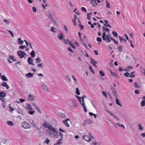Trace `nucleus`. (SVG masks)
Here are the masks:
<instances>
[{
  "mask_svg": "<svg viewBox=\"0 0 145 145\" xmlns=\"http://www.w3.org/2000/svg\"><path fill=\"white\" fill-rule=\"evenodd\" d=\"M25 108L27 110L29 111L28 113L30 114L33 115L35 113V111H31L33 110V109L30 105L27 104L25 105Z\"/></svg>",
  "mask_w": 145,
  "mask_h": 145,
  "instance_id": "nucleus-1",
  "label": "nucleus"
},
{
  "mask_svg": "<svg viewBox=\"0 0 145 145\" xmlns=\"http://www.w3.org/2000/svg\"><path fill=\"white\" fill-rule=\"evenodd\" d=\"M77 100L75 99H73L71 100V108L72 109L76 108L78 106V104L77 102Z\"/></svg>",
  "mask_w": 145,
  "mask_h": 145,
  "instance_id": "nucleus-2",
  "label": "nucleus"
},
{
  "mask_svg": "<svg viewBox=\"0 0 145 145\" xmlns=\"http://www.w3.org/2000/svg\"><path fill=\"white\" fill-rule=\"evenodd\" d=\"M17 54L21 59L24 57L25 56L27 55L25 52L21 50L18 52Z\"/></svg>",
  "mask_w": 145,
  "mask_h": 145,
  "instance_id": "nucleus-3",
  "label": "nucleus"
},
{
  "mask_svg": "<svg viewBox=\"0 0 145 145\" xmlns=\"http://www.w3.org/2000/svg\"><path fill=\"white\" fill-rule=\"evenodd\" d=\"M22 127L25 129H29L31 128L30 124L25 121H23L22 124Z\"/></svg>",
  "mask_w": 145,
  "mask_h": 145,
  "instance_id": "nucleus-4",
  "label": "nucleus"
},
{
  "mask_svg": "<svg viewBox=\"0 0 145 145\" xmlns=\"http://www.w3.org/2000/svg\"><path fill=\"white\" fill-rule=\"evenodd\" d=\"M83 138L88 142H90L91 140V137L88 135H84L83 136Z\"/></svg>",
  "mask_w": 145,
  "mask_h": 145,
  "instance_id": "nucleus-5",
  "label": "nucleus"
},
{
  "mask_svg": "<svg viewBox=\"0 0 145 145\" xmlns=\"http://www.w3.org/2000/svg\"><path fill=\"white\" fill-rule=\"evenodd\" d=\"M92 123L93 121L92 120L89 119L85 120L84 122L82 123V125H83L85 126L87 124H91Z\"/></svg>",
  "mask_w": 145,
  "mask_h": 145,
  "instance_id": "nucleus-6",
  "label": "nucleus"
},
{
  "mask_svg": "<svg viewBox=\"0 0 145 145\" xmlns=\"http://www.w3.org/2000/svg\"><path fill=\"white\" fill-rule=\"evenodd\" d=\"M105 110L107 112H108L109 114L111 116H113V117H114L115 118H116L117 120H119V118H117L116 117V116H115L114 114L113 113L111 112V111H110L109 110Z\"/></svg>",
  "mask_w": 145,
  "mask_h": 145,
  "instance_id": "nucleus-7",
  "label": "nucleus"
},
{
  "mask_svg": "<svg viewBox=\"0 0 145 145\" xmlns=\"http://www.w3.org/2000/svg\"><path fill=\"white\" fill-rule=\"evenodd\" d=\"M103 40L105 41L106 43H109L111 42L110 38L107 35L104 38H103Z\"/></svg>",
  "mask_w": 145,
  "mask_h": 145,
  "instance_id": "nucleus-8",
  "label": "nucleus"
},
{
  "mask_svg": "<svg viewBox=\"0 0 145 145\" xmlns=\"http://www.w3.org/2000/svg\"><path fill=\"white\" fill-rule=\"evenodd\" d=\"M27 61L29 64L33 65H34V64L33 63V59L31 57H28Z\"/></svg>",
  "mask_w": 145,
  "mask_h": 145,
  "instance_id": "nucleus-9",
  "label": "nucleus"
},
{
  "mask_svg": "<svg viewBox=\"0 0 145 145\" xmlns=\"http://www.w3.org/2000/svg\"><path fill=\"white\" fill-rule=\"evenodd\" d=\"M28 98L30 101H33L35 99V97L33 95L29 94L28 96Z\"/></svg>",
  "mask_w": 145,
  "mask_h": 145,
  "instance_id": "nucleus-10",
  "label": "nucleus"
},
{
  "mask_svg": "<svg viewBox=\"0 0 145 145\" xmlns=\"http://www.w3.org/2000/svg\"><path fill=\"white\" fill-rule=\"evenodd\" d=\"M110 72L112 75L115 77L117 78H119V75L116 73L113 72L110 70Z\"/></svg>",
  "mask_w": 145,
  "mask_h": 145,
  "instance_id": "nucleus-11",
  "label": "nucleus"
},
{
  "mask_svg": "<svg viewBox=\"0 0 145 145\" xmlns=\"http://www.w3.org/2000/svg\"><path fill=\"white\" fill-rule=\"evenodd\" d=\"M1 85L2 86L6 87L7 89L9 88V86L7 84L6 82H2L1 84Z\"/></svg>",
  "mask_w": 145,
  "mask_h": 145,
  "instance_id": "nucleus-12",
  "label": "nucleus"
},
{
  "mask_svg": "<svg viewBox=\"0 0 145 145\" xmlns=\"http://www.w3.org/2000/svg\"><path fill=\"white\" fill-rule=\"evenodd\" d=\"M91 61V63L95 67H97L96 64L97 63V62L94 60L93 59L91 58L90 59Z\"/></svg>",
  "mask_w": 145,
  "mask_h": 145,
  "instance_id": "nucleus-13",
  "label": "nucleus"
},
{
  "mask_svg": "<svg viewBox=\"0 0 145 145\" xmlns=\"http://www.w3.org/2000/svg\"><path fill=\"white\" fill-rule=\"evenodd\" d=\"M17 42L18 44L22 45L24 43V41L21 40V38H18L17 39Z\"/></svg>",
  "mask_w": 145,
  "mask_h": 145,
  "instance_id": "nucleus-14",
  "label": "nucleus"
},
{
  "mask_svg": "<svg viewBox=\"0 0 145 145\" xmlns=\"http://www.w3.org/2000/svg\"><path fill=\"white\" fill-rule=\"evenodd\" d=\"M6 93L4 92H0V97L2 98H4L6 96Z\"/></svg>",
  "mask_w": 145,
  "mask_h": 145,
  "instance_id": "nucleus-15",
  "label": "nucleus"
},
{
  "mask_svg": "<svg viewBox=\"0 0 145 145\" xmlns=\"http://www.w3.org/2000/svg\"><path fill=\"white\" fill-rule=\"evenodd\" d=\"M43 126L46 128H48V127H49L50 125L49 123H48L46 121H45L44 123H43L42 124Z\"/></svg>",
  "mask_w": 145,
  "mask_h": 145,
  "instance_id": "nucleus-16",
  "label": "nucleus"
},
{
  "mask_svg": "<svg viewBox=\"0 0 145 145\" xmlns=\"http://www.w3.org/2000/svg\"><path fill=\"white\" fill-rule=\"evenodd\" d=\"M34 74V73H33V74H32V73L31 72H29L28 73L26 74L25 76L27 78H29L30 77H33V74Z\"/></svg>",
  "mask_w": 145,
  "mask_h": 145,
  "instance_id": "nucleus-17",
  "label": "nucleus"
},
{
  "mask_svg": "<svg viewBox=\"0 0 145 145\" xmlns=\"http://www.w3.org/2000/svg\"><path fill=\"white\" fill-rule=\"evenodd\" d=\"M118 97H115L116 98V103L117 105L120 106H121L122 105L120 103V102L119 99H118Z\"/></svg>",
  "mask_w": 145,
  "mask_h": 145,
  "instance_id": "nucleus-18",
  "label": "nucleus"
},
{
  "mask_svg": "<svg viewBox=\"0 0 145 145\" xmlns=\"http://www.w3.org/2000/svg\"><path fill=\"white\" fill-rule=\"evenodd\" d=\"M103 31H106L107 33H109L110 31V29L107 28L106 27H102Z\"/></svg>",
  "mask_w": 145,
  "mask_h": 145,
  "instance_id": "nucleus-19",
  "label": "nucleus"
},
{
  "mask_svg": "<svg viewBox=\"0 0 145 145\" xmlns=\"http://www.w3.org/2000/svg\"><path fill=\"white\" fill-rule=\"evenodd\" d=\"M119 38L120 42H122V41H123L124 42L126 43L127 42V40L125 39H124L121 36H119Z\"/></svg>",
  "mask_w": 145,
  "mask_h": 145,
  "instance_id": "nucleus-20",
  "label": "nucleus"
},
{
  "mask_svg": "<svg viewBox=\"0 0 145 145\" xmlns=\"http://www.w3.org/2000/svg\"><path fill=\"white\" fill-rule=\"evenodd\" d=\"M58 37L60 40H63L64 39V36L63 33H60V35H58Z\"/></svg>",
  "mask_w": 145,
  "mask_h": 145,
  "instance_id": "nucleus-21",
  "label": "nucleus"
},
{
  "mask_svg": "<svg viewBox=\"0 0 145 145\" xmlns=\"http://www.w3.org/2000/svg\"><path fill=\"white\" fill-rule=\"evenodd\" d=\"M53 133V135L54 137H55L56 138H58V133L56 130L54 131Z\"/></svg>",
  "mask_w": 145,
  "mask_h": 145,
  "instance_id": "nucleus-22",
  "label": "nucleus"
},
{
  "mask_svg": "<svg viewBox=\"0 0 145 145\" xmlns=\"http://www.w3.org/2000/svg\"><path fill=\"white\" fill-rule=\"evenodd\" d=\"M81 105L82 106L84 111L86 112H87V108L86 107V105H85L84 103H81Z\"/></svg>",
  "mask_w": 145,
  "mask_h": 145,
  "instance_id": "nucleus-23",
  "label": "nucleus"
},
{
  "mask_svg": "<svg viewBox=\"0 0 145 145\" xmlns=\"http://www.w3.org/2000/svg\"><path fill=\"white\" fill-rule=\"evenodd\" d=\"M91 3L93 5V6L94 7H96L97 6V4L95 1H94L93 0H91Z\"/></svg>",
  "mask_w": 145,
  "mask_h": 145,
  "instance_id": "nucleus-24",
  "label": "nucleus"
},
{
  "mask_svg": "<svg viewBox=\"0 0 145 145\" xmlns=\"http://www.w3.org/2000/svg\"><path fill=\"white\" fill-rule=\"evenodd\" d=\"M48 127V129L52 131L53 132L56 130L55 128H54L51 125H50Z\"/></svg>",
  "mask_w": 145,
  "mask_h": 145,
  "instance_id": "nucleus-25",
  "label": "nucleus"
},
{
  "mask_svg": "<svg viewBox=\"0 0 145 145\" xmlns=\"http://www.w3.org/2000/svg\"><path fill=\"white\" fill-rule=\"evenodd\" d=\"M112 92L113 94H114V95L115 97H118V95L116 93V91L115 90V89L112 90Z\"/></svg>",
  "mask_w": 145,
  "mask_h": 145,
  "instance_id": "nucleus-26",
  "label": "nucleus"
},
{
  "mask_svg": "<svg viewBox=\"0 0 145 145\" xmlns=\"http://www.w3.org/2000/svg\"><path fill=\"white\" fill-rule=\"evenodd\" d=\"M42 87L45 90L48 91V88L47 86L44 84H42Z\"/></svg>",
  "mask_w": 145,
  "mask_h": 145,
  "instance_id": "nucleus-27",
  "label": "nucleus"
},
{
  "mask_svg": "<svg viewBox=\"0 0 145 145\" xmlns=\"http://www.w3.org/2000/svg\"><path fill=\"white\" fill-rule=\"evenodd\" d=\"M32 105L37 108V109L38 110V111L40 112L41 113V111L39 108V107L38 106H37L34 103H33Z\"/></svg>",
  "mask_w": 145,
  "mask_h": 145,
  "instance_id": "nucleus-28",
  "label": "nucleus"
},
{
  "mask_svg": "<svg viewBox=\"0 0 145 145\" xmlns=\"http://www.w3.org/2000/svg\"><path fill=\"white\" fill-rule=\"evenodd\" d=\"M17 112L18 113L21 114L22 115H24L25 114L23 112V111L20 109L19 108L18 109Z\"/></svg>",
  "mask_w": 145,
  "mask_h": 145,
  "instance_id": "nucleus-29",
  "label": "nucleus"
},
{
  "mask_svg": "<svg viewBox=\"0 0 145 145\" xmlns=\"http://www.w3.org/2000/svg\"><path fill=\"white\" fill-rule=\"evenodd\" d=\"M1 79L3 80L4 81H7L8 80L7 79V78L6 77L5 75H3L1 76Z\"/></svg>",
  "mask_w": 145,
  "mask_h": 145,
  "instance_id": "nucleus-30",
  "label": "nucleus"
},
{
  "mask_svg": "<svg viewBox=\"0 0 145 145\" xmlns=\"http://www.w3.org/2000/svg\"><path fill=\"white\" fill-rule=\"evenodd\" d=\"M69 44L74 49H76L75 46L72 43V41H69Z\"/></svg>",
  "mask_w": 145,
  "mask_h": 145,
  "instance_id": "nucleus-31",
  "label": "nucleus"
},
{
  "mask_svg": "<svg viewBox=\"0 0 145 145\" xmlns=\"http://www.w3.org/2000/svg\"><path fill=\"white\" fill-rule=\"evenodd\" d=\"M32 57L33 58L35 56V54L34 50H33L30 54Z\"/></svg>",
  "mask_w": 145,
  "mask_h": 145,
  "instance_id": "nucleus-32",
  "label": "nucleus"
},
{
  "mask_svg": "<svg viewBox=\"0 0 145 145\" xmlns=\"http://www.w3.org/2000/svg\"><path fill=\"white\" fill-rule=\"evenodd\" d=\"M60 115L61 117L63 119H65L66 118V116L64 114L62 113L60 114Z\"/></svg>",
  "mask_w": 145,
  "mask_h": 145,
  "instance_id": "nucleus-33",
  "label": "nucleus"
},
{
  "mask_svg": "<svg viewBox=\"0 0 145 145\" xmlns=\"http://www.w3.org/2000/svg\"><path fill=\"white\" fill-rule=\"evenodd\" d=\"M135 73V72H131L130 74V77L131 78H133L135 77V75L134 74V73Z\"/></svg>",
  "mask_w": 145,
  "mask_h": 145,
  "instance_id": "nucleus-34",
  "label": "nucleus"
},
{
  "mask_svg": "<svg viewBox=\"0 0 145 145\" xmlns=\"http://www.w3.org/2000/svg\"><path fill=\"white\" fill-rule=\"evenodd\" d=\"M100 74L102 76H104L105 75V74L104 72L102 70H100L99 71Z\"/></svg>",
  "mask_w": 145,
  "mask_h": 145,
  "instance_id": "nucleus-35",
  "label": "nucleus"
},
{
  "mask_svg": "<svg viewBox=\"0 0 145 145\" xmlns=\"http://www.w3.org/2000/svg\"><path fill=\"white\" fill-rule=\"evenodd\" d=\"M7 124L10 126H11L13 125V123L12 121H8L7 122Z\"/></svg>",
  "mask_w": 145,
  "mask_h": 145,
  "instance_id": "nucleus-36",
  "label": "nucleus"
},
{
  "mask_svg": "<svg viewBox=\"0 0 145 145\" xmlns=\"http://www.w3.org/2000/svg\"><path fill=\"white\" fill-rule=\"evenodd\" d=\"M63 122L65 125L68 127H69V125L66 121L63 120Z\"/></svg>",
  "mask_w": 145,
  "mask_h": 145,
  "instance_id": "nucleus-37",
  "label": "nucleus"
},
{
  "mask_svg": "<svg viewBox=\"0 0 145 145\" xmlns=\"http://www.w3.org/2000/svg\"><path fill=\"white\" fill-rule=\"evenodd\" d=\"M37 66L40 68L42 69L44 66L42 63H40L38 64Z\"/></svg>",
  "mask_w": 145,
  "mask_h": 145,
  "instance_id": "nucleus-38",
  "label": "nucleus"
},
{
  "mask_svg": "<svg viewBox=\"0 0 145 145\" xmlns=\"http://www.w3.org/2000/svg\"><path fill=\"white\" fill-rule=\"evenodd\" d=\"M9 59L13 61H16V59L13 56H9Z\"/></svg>",
  "mask_w": 145,
  "mask_h": 145,
  "instance_id": "nucleus-39",
  "label": "nucleus"
},
{
  "mask_svg": "<svg viewBox=\"0 0 145 145\" xmlns=\"http://www.w3.org/2000/svg\"><path fill=\"white\" fill-rule=\"evenodd\" d=\"M112 33L113 35L115 37H118V34L117 33L114 31H112Z\"/></svg>",
  "mask_w": 145,
  "mask_h": 145,
  "instance_id": "nucleus-40",
  "label": "nucleus"
},
{
  "mask_svg": "<svg viewBox=\"0 0 145 145\" xmlns=\"http://www.w3.org/2000/svg\"><path fill=\"white\" fill-rule=\"evenodd\" d=\"M51 31L54 33H56L57 32L56 29L52 27H51Z\"/></svg>",
  "mask_w": 145,
  "mask_h": 145,
  "instance_id": "nucleus-41",
  "label": "nucleus"
},
{
  "mask_svg": "<svg viewBox=\"0 0 145 145\" xmlns=\"http://www.w3.org/2000/svg\"><path fill=\"white\" fill-rule=\"evenodd\" d=\"M140 105L142 106H145V101L144 100H142L140 103Z\"/></svg>",
  "mask_w": 145,
  "mask_h": 145,
  "instance_id": "nucleus-42",
  "label": "nucleus"
},
{
  "mask_svg": "<svg viewBox=\"0 0 145 145\" xmlns=\"http://www.w3.org/2000/svg\"><path fill=\"white\" fill-rule=\"evenodd\" d=\"M76 93L78 95H79L80 94L79 90L78 88H76Z\"/></svg>",
  "mask_w": 145,
  "mask_h": 145,
  "instance_id": "nucleus-43",
  "label": "nucleus"
},
{
  "mask_svg": "<svg viewBox=\"0 0 145 145\" xmlns=\"http://www.w3.org/2000/svg\"><path fill=\"white\" fill-rule=\"evenodd\" d=\"M138 126H139V129L140 130H142L143 129V127L140 124H138Z\"/></svg>",
  "mask_w": 145,
  "mask_h": 145,
  "instance_id": "nucleus-44",
  "label": "nucleus"
},
{
  "mask_svg": "<svg viewBox=\"0 0 145 145\" xmlns=\"http://www.w3.org/2000/svg\"><path fill=\"white\" fill-rule=\"evenodd\" d=\"M36 62L37 63H39L41 62V59L40 58L38 57L36 59Z\"/></svg>",
  "mask_w": 145,
  "mask_h": 145,
  "instance_id": "nucleus-45",
  "label": "nucleus"
},
{
  "mask_svg": "<svg viewBox=\"0 0 145 145\" xmlns=\"http://www.w3.org/2000/svg\"><path fill=\"white\" fill-rule=\"evenodd\" d=\"M124 76L128 77L129 76H130V73L127 72L124 73Z\"/></svg>",
  "mask_w": 145,
  "mask_h": 145,
  "instance_id": "nucleus-46",
  "label": "nucleus"
},
{
  "mask_svg": "<svg viewBox=\"0 0 145 145\" xmlns=\"http://www.w3.org/2000/svg\"><path fill=\"white\" fill-rule=\"evenodd\" d=\"M137 82H135L134 84V87L137 88H140V87L137 84Z\"/></svg>",
  "mask_w": 145,
  "mask_h": 145,
  "instance_id": "nucleus-47",
  "label": "nucleus"
},
{
  "mask_svg": "<svg viewBox=\"0 0 145 145\" xmlns=\"http://www.w3.org/2000/svg\"><path fill=\"white\" fill-rule=\"evenodd\" d=\"M29 122L33 126L35 125V124H36L35 123H34V121L32 120H29Z\"/></svg>",
  "mask_w": 145,
  "mask_h": 145,
  "instance_id": "nucleus-48",
  "label": "nucleus"
},
{
  "mask_svg": "<svg viewBox=\"0 0 145 145\" xmlns=\"http://www.w3.org/2000/svg\"><path fill=\"white\" fill-rule=\"evenodd\" d=\"M86 98V96L84 95H83V96L82 97H81V99H82V103H84V98Z\"/></svg>",
  "mask_w": 145,
  "mask_h": 145,
  "instance_id": "nucleus-49",
  "label": "nucleus"
},
{
  "mask_svg": "<svg viewBox=\"0 0 145 145\" xmlns=\"http://www.w3.org/2000/svg\"><path fill=\"white\" fill-rule=\"evenodd\" d=\"M76 96L77 98L78 99L79 101H80V104H81V103H82V102L81 101V97H80L77 95H76Z\"/></svg>",
  "mask_w": 145,
  "mask_h": 145,
  "instance_id": "nucleus-50",
  "label": "nucleus"
},
{
  "mask_svg": "<svg viewBox=\"0 0 145 145\" xmlns=\"http://www.w3.org/2000/svg\"><path fill=\"white\" fill-rule=\"evenodd\" d=\"M62 138H60L59 139L58 141L57 142L56 144H60L61 143V140H62Z\"/></svg>",
  "mask_w": 145,
  "mask_h": 145,
  "instance_id": "nucleus-51",
  "label": "nucleus"
},
{
  "mask_svg": "<svg viewBox=\"0 0 145 145\" xmlns=\"http://www.w3.org/2000/svg\"><path fill=\"white\" fill-rule=\"evenodd\" d=\"M106 7L108 8H109L110 7V5L109 3L106 0Z\"/></svg>",
  "mask_w": 145,
  "mask_h": 145,
  "instance_id": "nucleus-52",
  "label": "nucleus"
},
{
  "mask_svg": "<svg viewBox=\"0 0 145 145\" xmlns=\"http://www.w3.org/2000/svg\"><path fill=\"white\" fill-rule=\"evenodd\" d=\"M92 143L94 145H100V143L95 141L92 142Z\"/></svg>",
  "mask_w": 145,
  "mask_h": 145,
  "instance_id": "nucleus-53",
  "label": "nucleus"
},
{
  "mask_svg": "<svg viewBox=\"0 0 145 145\" xmlns=\"http://www.w3.org/2000/svg\"><path fill=\"white\" fill-rule=\"evenodd\" d=\"M102 93L103 95H104L105 97H107V95L106 94V93L104 91H102Z\"/></svg>",
  "mask_w": 145,
  "mask_h": 145,
  "instance_id": "nucleus-54",
  "label": "nucleus"
},
{
  "mask_svg": "<svg viewBox=\"0 0 145 145\" xmlns=\"http://www.w3.org/2000/svg\"><path fill=\"white\" fill-rule=\"evenodd\" d=\"M96 40H97V42H101L102 41L100 37H98L97 38Z\"/></svg>",
  "mask_w": 145,
  "mask_h": 145,
  "instance_id": "nucleus-55",
  "label": "nucleus"
},
{
  "mask_svg": "<svg viewBox=\"0 0 145 145\" xmlns=\"http://www.w3.org/2000/svg\"><path fill=\"white\" fill-rule=\"evenodd\" d=\"M89 69H90V71L93 74H95V72L92 69V67H91V66H89Z\"/></svg>",
  "mask_w": 145,
  "mask_h": 145,
  "instance_id": "nucleus-56",
  "label": "nucleus"
},
{
  "mask_svg": "<svg viewBox=\"0 0 145 145\" xmlns=\"http://www.w3.org/2000/svg\"><path fill=\"white\" fill-rule=\"evenodd\" d=\"M4 21L7 24H9L10 23V21L8 20L5 19L4 20Z\"/></svg>",
  "mask_w": 145,
  "mask_h": 145,
  "instance_id": "nucleus-57",
  "label": "nucleus"
},
{
  "mask_svg": "<svg viewBox=\"0 0 145 145\" xmlns=\"http://www.w3.org/2000/svg\"><path fill=\"white\" fill-rule=\"evenodd\" d=\"M66 77L68 81H69V82H71V78L69 76H66Z\"/></svg>",
  "mask_w": 145,
  "mask_h": 145,
  "instance_id": "nucleus-58",
  "label": "nucleus"
},
{
  "mask_svg": "<svg viewBox=\"0 0 145 145\" xmlns=\"http://www.w3.org/2000/svg\"><path fill=\"white\" fill-rule=\"evenodd\" d=\"M91 103L92 104V105L96 109L97 108V107L95 106V104L93 102V101H91Z\"/></svg>",
  "mask_w": 145,
  "mask_h": 145,
  "instance_id": "nucleus-59",
  "label": "nucleus"
},
{
  "mask_svg": "<svg viewBox=\"0 0 145 145\" xmlns=\"http://www.w3.org/2000/svg\"><path fill=\"white\" fill-rule=\"evenodd\" d=\"M44 142L45 143H46L47 144H48L50 142V140L49 139L47 138L46 140H45Z\"/></svg>",
  "mask_w": 145,
  "mask_h": 145,
  "instance_id": "nucleus-60",
  "label": "nucleus"
},
{
  "mask_svg": "<svg viewBox=\"0 0 145 145\" xmlns=\"http://www.w3.org/2000/svg\"><path fill=\"white\" fill-rule=\"evenodd\" d=\"M81 9L84 12H85L86 11V9L84 7H82L81 8Z\"/></svg>",
  "mask_w": 145,
  "mask_h": 145,
  "instance_id": "nucleus-61",
  "label": "nucleus"
},
{
  "mask_svg": "<svg viewBox=\"0 0 145 145\" xmlns=\"http://www.w3.org/2000/svg\"><path fill=\"white\" fill-rule=\"evenodd\" d=\"M67 49L69 51L71 52V53H73V51H72V49L70 48H69V47L67 48Z\"/></svg>",
  "mask_w": 145,
  "mask_h": 145,
  "instance_id": "nucleus-62",
  "label": "nucleus"
},
{
  "mask_svg": "<svg viewBox=\"0 0 145 145\" xmlns=\"http://www.w3.org/2000/svg\"><path fill=\"white\" fill-rule=\"evenodd\" d=\"M118 49L120 52H121L122 51V47L121 46H119L118 47Z\"/></svg>",
  "mask_w": 145,
  "mask_h": 145,
  "instance_id": "nucleus-63",
  "label": "nucleus"
},
{
  "mask_svg": "<svg viewBox=\"0 0 145 145\" xmlns=\"http://www.w3.org/2000/svg\"><path fill=\"white\" fill-rule=\"evenodd\" d=\"M106 35H107L106 34V33L105 32H103L102 35V38H103L104 39L105 37L106 36Z\"/></svg>",
  "mask_w": 145,
  "mask_h": 145,
  "instance_id": "nucleus-64",
  "label": "nucleus"
}]
</instances>
